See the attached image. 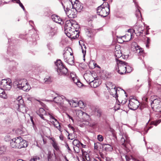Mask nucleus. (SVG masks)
<instances>
[{
	"label": "nucleus",
	"instance_id": "obj_1",
	"mask_svg": "<svg viewBox=\"0 0 161 161\" xmlns=\"http://www.w3.org/2000/svg\"><path fill=\"white\" fill-rule=\"evenodd\" d=\"M116 63L117 67L116 68V71L121 75L130 73L132 70V68L124 61L116 59Z\"/></svg>",
	"mask_w": 161,
	"mask_h": 161
},
{
	"label": "nucleus",
	"instance_id": "obj_2",
	"mask_svg": "<svg viewBox=\"0 0 161 161\" xmlns=\"http://www.w3.org/2000/svg\"><path fill=\"white\" fill-rule=\"evenodd\" d=\"M10 146L12 148H21L27 147V142L19 136L14 138L11 141Z\"/></svg>",
	"mask_w": 161,
	"mask_h": 161
},
{
	"label": "nucleus",
	"instance_id": "obj_3",
	"mask_svg": "<svg viewBox=\"0 0 161 161\" xmlns=\"http://www.w3.org/2000/svg\"><path fill=\"white\" fill-rule=\"evenodd\" d=\"M64 61L70 65H73L74 64V56L72 49L70 47H66L63 54Z\"/></svg>",
	"mask_w": 161,
	"mask_h": 161
},
{
	"label": "nucleus",
	"instance_id": "obj_4",
	"mask_svg": "<svg viewBox=\"0 0 161 161\" xmlns=\"http://www.w3.org/2000/svg\"><path fill=\"white\" fill-rule=\"evenodd\" d=\"M97 11L98 15L103 17H106L110 12V6L108 3H104L97 8Z\"/></svg>",
	"mask_w": 161,
	"mask_h": 161
},
{
	"label": "nucleus",
	"instance_id": "obj_5",
	"mask_svg": "<svg viewBox=\"0 0 161 161\" xmlns=\"http://www.w3.org/2000/svg\"><path fill=\"white\" fill-rule=\"evenodd\" d=\"M15 84H17L18 88L24 91L28 92L31 88L27 80L25 79L18 80L16 81Z\"/></svg>",
	"mask_w": 161,
	"mask_h": 161
},
{
	"label": "nucleus",
	"instance_id": "obj_6",
	"mask_svg": "<svg viewBox=\"0 0 161 161\" xmlns=\"http://www.w3.org/2000/svg\"><path fill=\"white\" fill-rule=\"evenodd\" d=\"M57 67V70L59 75H66L68 72L67 69L63 65L60 60H57L55 62Z\"/></svg>",
	"mask_w": 161,
	"mask_h": 161
},
{
	"label": "nucleus",
	"instance_id": "obj_7",
	"mask_svg": "<svg viewBox=\"0 0 161 161\" xmlns=\"http://www.w3.org/2000/svg\"><path fill=\"white\" fill-rule=\"evenodd\" d=\"M50 94L53 95V100H51L50 101L54 102L57 103L59 104H62L63 103V100L64 99L66 100L67 99L66 97L63 96H58L53 91H50Z\"/></svg>",
	"mask_w": 161,
	"mask_h": 161
},
{
	"label": "nucleus",
	"instance_id": "obj_8",
	"mask_svg": "<svg viewBox=\"0 0 161 161\" xmlns=\"http://www.w3.org/2000/svg\"><path fill=\"white\" fill-rule=\"evenodd\" d=\"M0 84L1 87L5 90H9L12 87V81L9 78L2 80Z\"/></svg>",
	"mask_w": 161,
	"mask_h": 161
},
{
	"label": "nucleus",
	"instance_id": "obj_9",
	"mask_svg": "<svg viewBox=\"0 0 161 161\" xmlns=\"http://www.w3.org/2000/svg\"><path fill=\"white\" fill-rule=\"evenodd\" d=\"M16 103L18 105L19 110L23 113L27 112V109L26 107L23 105L24 101L21 96H19L18 97L16 101Z\"/></svg>",
	"mask_w": 161,
	"mask_h": 161
},
{
	"label": "nucleus",
	"instance_id": "obj_10",
	"mask_svg": "<svg viewBox=\"0 0 161 161\" xmlns=\"http://www.w3.org/2000/svg\"><path fill=\"white\" fill-rule=\"evenodd\" d=\"M139 105V102L137 100L131 99L129 100L128 107L130 109L135 110L137 108Z\"/></svg>",
	"mask_w": 161,
	"mask_h": 161
},
{
	"label": "nucleus",
	"instance_id": "obj_11",
	"mask_svg": "<svg viewBox=\"0 0 161 161\" xmlns=\"http://www.w3.org/2000/svg\"><path fill=\"white\" fill-rule=\"evenodd\" d=\"M152 108L153 110L161 109V100L160 99H154L151 103ZM161 112L160 110H159Z\"/></svg>",
	"mask_w": 161,
	"mask_h": 161
},
{
	"label": "nucleus",
	"instance_id": "obj_12",
	"mask_svg": "<svg viewBox=\"0 0 161 161\" xmlns=\"http://www.w3.org/2000/svg\"><path fill=\"white\" fill-rule=\"evenodd\" d=\"M91 72H90L89 73H85L84 74V77L87 81L91 83V85H92V84H93V87L94 88H96L98 85V83L97 81V80H93L92 79H89L87 78V77L88 76H89L91 78H92V76L91 74Z\"/></svg>",
	"mask_w": 161,
	"mask_h": 161
},
{
	"label": "nucleus",
	"instance_id": "obj_13",
	"mask_svg": "<svg viewBox=\"0 0 161 161\" xmlns=\"http://www.w3.org/2000/svg\"><path fill=\"white\" fill-rule=\"evenodd\" d=\"M71 3L73 8L75 9L77 12H80L83 8V7L82 4L77 0L74 2V3L71 1Z\"/></svg>",
	"mask_w": 161,
	"mask_h": 161
},
{
	"label": "nucleus",
	"instance_id": "obj_14",
	"mask_svg": "<svg viewBox=\"0 0 161 161\" xmlns=\"http://www.w3.org/2000/svg\"><path fill=\"white\" fill-rule=\"evenodd\" d=\"M36 114L43 120H46L45 116H48V114L47 113L45 110L42 108H40L38 110L36 111Z\"/></svg>",
	"mask_w": 161,
	"mask_h": 161
},
{
	"label": "nucleus",
	"instance_id": "obj_15",
	"mask_svg": "<svg viewBox=\"0 0 161 161\" xmlns=\"http://www.w3.org/2000/svg\"><path fill=\"white\" fill-rule=\"evenodd\" d=\"M48 115H49V117L50 119V120L53 123V125L54 126L59 130L60 131V125L57 120L50 114H48Z\"/></svg>",
	"mask_w": 161,
	"mask_h": 161
},
{
	"label": "nucleus",
	"instance_id": "obj_16",
	"mask_svg": "<svg viewBox=\"0 0 161 161\" xmlns=\"http://www.w3.org/2000/svg\"><path fill=\"white\" fill-rule=\"evenodd\" d=\"M131 49L132 50L135 52L137 53H140L141 52L140 47L138 46L136 42H133L131 45Z\"/></svg>",
	"mask_w": 161,
	"mask_h": 161
},
{
	"label": "nucleus",
	"instance_id": "obj_17",
	"mask_svg": "<svg viewBox=\"0 0 161 161\" xmlns=\"http://www.w3.org/2000/svg\"><path fill=\"white\" fill-rule=\"evenodd\" d=\"M51 18L55 22L61 25L63 24L64 23V21L62 20L57 15L54 14L52 15Z\"/></svg>",
	"mask_w": 161,
	"mask_h": 161
},
{
	"label": "nucleus",
	"instance_id": "obj_18",
	"mask_svg": "<svg viewBox=\"0 0 161 161\" xmlns=\"http://www.w3.org/2000/svg\"><path fill=\"white\" fill-rule=\"evenodd\" d=\"M74 29L71 27L70 28L66 27V29H65V32L67 36L68 37H71V35H73L72 34H74Z\"/></svg>",
	"mask_w": 161,
	"mask_h": 161
},
{
	"label": "nucleus",
	"instance_id": "obj_19",
	"mask_svg": "<svg viewBox=\"0 0 161 161\" xmlns=\"http://www.w3.org/2000/svg\"><path fill=\"white\" fill-rule=\"evenodd\" d=\"M113 86V87L111 88H109V89H110L109 92L111 95H112L113 97L116 98L118 97L117 89L115 88V86Z\"/></svg>",
	"mask_w": 161,
	"mask_h": 161
},
{
	"label": "nucleus",
	"instance_id": "obj_20",
	"mask_svg": "<svg viewBox=\"0 0 161 161\" xmlns=\"http://www.w3.org/2000/svg\"><path fill=\"white\" fill-rule=\"evenodd\" d=\"M47 30L50 38L52 37L56 32V30L55 29L49 26L48 27Z\"/></svg>",
	"mask_w": 161,
	"mask_h": 161
},
{
	"label": "nucleus",
	"instance_id": "obj_21",
	"mask_svg": "<svg viewBox=\"0 0 161 161\" xmlns=\"http://www.w3.org/2000/svg\"><path fill=\"white\" fill-rule=\"evenodd\" d=\"M125 48L123 47H121V50H116L115 51V55L116 57L115 59L116 60V59H119L118 58H120L122 56V53L121 52H124Z\"/></svg>",
	"mask_w": 161,
	"mask_h": 161
},
{
	"label": "nucleus",
	"instance_id": "obj_22",
	"mask_svg": "<svg viewBox=\"0 0 161 161\" xmlns=\"http://www.w3.org/2000/svg\"><path fill=\"white\" fill-rule=\"evenodd\" d=\"M135 4L136 7L135 15L138 19H140L141 18V13L139 9L140 7L136 4V3H135Z\"/></svg>",
	"mask_w": 161,
	"mask_h": 161
},
{
	"label": "nucleus",
	"instance_id": "obj_23",
	"mask_svg": "<svg viewBox=\"0 0 161 161\" xmlns=\"http://www.w3.org/2000/svg\"><path fill=\"white\" fill-rule=\"evenodd\" d=\"M122 145L125 147H126V144L129 142V140L127 138V137H122L120 140Z\"/></svg>",
	"mask_w": 161,
	"mask_h": 161
},
{
	"label": "nucleus",
	"instance_id": "obj_24",
	"mask_svg": "<svg viewBox=\"0 0 161 161\" xmlns=\"http://www.w3.org/2000/svg\"><path fill=\"white\" fill-rule=\"evenodd\" d=\"M66 100L68 102L70 105L73 107H76L78 106V103L77 101H75L73 100H69L68 99H66Z\"/></svg>",
	"mask_w": 161,
	"mask_h": 161
},
{
	"label": "nucleus",
	"instance_id": "obj_25",
	"mask_svg": "<svg viewBox=\"0 0 161 161\" xmlns=\"http://www.w3.org/2000/svg\"><path fill=\"white\" fill-rule=\"evenodd\" d=\"M161 122V119H159L158 120L151 121L150 122H148V123H147V125H148L149 124L150 125H153L156 126L158 124H159Z\"/></svg>",
	"mask_w": 161,
	"mask_h": 161
},
{
	"label": "nucleus",
	"instance_id": "obj_26",
	"mask_svg": "<svg viewBox=\"0 0 161 161\" xmlns=\"http://www.w3.org/2000/svg\"><path fill=\"white\" fill-rule=\"evenodd\" d=\"M63 8L64 9V10L66 14L68 16L69 18H72L73 17L72 15L73 14H72L71 15L70 14V12L71 11V10H70L69 8H66V9H65V7L64 6H63Z\"/></svg>",
	"mask_w": 161,
	"mask_h": 161
},
{
	"label": "nucleus",
	"instance_id": "obj_27",
	"mask_svg": "<svg viewBox=\"0 0 161 161\" xmlns=\"http://www.w3.org/2000/svg\"><path fill=\"white\" fill-rule=\"evenodd\" d=\"M74 34H72L73 35H71V37H69L72 39H75L78 38L79 36V31H77L76 30L74 32Z\"/></svg>",
	"mask_w": 161,
	"mask_h": 161
},
{
	"label": "nucleus",
	"instance_id": "obj_28",
	"mask_svg": "<svg viewBox=\"0 0 161 161\" xmlns=\"http://www.w3.org/2000/svg\"><path fill=\"white\" fill-rule=\"evenodd\" d=\"M3 90V88H0V97L3 99H6L7 96Z\"/></svg>",
	"mask_w": 161,
	"mask_h": 161
},
{
	"label": "nucleus",
	"instance_id": "obj_29",
	"mask_svg": "<svg viewBox=\"0 0 161 161\" xmlns=\"http://www.w3.org/2000/svg\"><path fill=\"white\" fill-rule=\"evenodd\" d=\"M73 29H74V30L79 31V26L78 24L75 22L74 21L72 24V26H71Z\"/></svg>",
	"mask_w": 161,
	"mask_h": 161
},
{
	"label": "nucleus",
	"instance_id": "obj_30",
	"mask_svg": "<svg viewBox=\"0 0 161 161\" xmlns=\"http://www.w3.org/2000/svg\"><path fill=\"white\" fill-rule=\"evenodd\" d=\"M73 22H74L73 21H72V22L70 21V20H67L65 22L64 29H66V27H71V26H72V24Z\"/></svg>",
	"mask_w": 161,
	"mask_h": 161
},
{
	"label": "nucleus",
	"instance_id": "obj_31",
	"mask_svg": "<svg viewBox=\"0 0 161 161\" xmlns=\"http://www.w3.org/2000/svg\"><path fill=\"white\" fill-rule=\"evenodd\" d=\"M6 150V147L5 146H0V156L4 154Z\"/></svg>",
	"mask_w": 161,
	"mask_h": 161
},
{
	"label": "nucleus",
	"instance_id": "obj_32",
	"mask_svg": "<svg viewBox=\"0 0 161 161\" xmlns=\"http://www.w3.org/2000/svg\"><path fill=\"white\" fill-rule=\"evenodd\" d=\"M44 82L47 84H49L52 82L51 77L50 76H47L44 79Z\"/></svg>",
	"mask_w": 161,
	"mask_h": 161
},
{
	"label": "nucleus",
	"instance_id": "obj_33",
	"mask_svg": "<svg viewBox=\"0 0 161 161\" xmlns=\"http://www.w3.org/2000/svg\"><path fill=\"white\" fill-rule=\"evenodd\" d=\"M95 114L98 117H100L102 114L101 110L99 109H97L95 111Z\"/></svg>",
	"mask_w": 161,
	"mask_h": 161
},
{
	"label": "nucleus",
	"instance_id": "obj_34",
	"mask_svg": "<svg viewBox=\"0 0 161 161\" xmlns=\"http://www.w3.org/2000/svg\"><path fill=\"white\" fill-rule=\"evenodd\" d=\"M82 53L83 54V60H85V56L86 54V46L85 45H83L82 46H81Z\"/></svg>",
	"mask_w": 161,
	"mask_h": 161
},
{
	"label": "nucleus",
	"instance_id": "obj_35",
	"mask_svg": "<svg viewBox=\"0 0 161 161\" xmlns=\"http://www.w3.org/2000/svg\"><path fill=\"white\" fill-rule=\"evenodd\" d=\"M80 142L77 139H75L73 142V144L76 147H79V144Z\"/></svg>",
	"mask_w": 161,
	"mask_h": 161
},
{
	"label": "nucleus",
	"instance_id": "obj_36",
	"mask_svg": "<svg viewBox=\"0 0 161 161\" xmlns=\"http://www.w3.org/2000/svg\"><path fill=\"white\" fill-rule=\"evenodd\" d=\"M103 145L106 146V147H105V149L106 150H107L108 151H111L112 150L113 147L112 146L108 144H104Z\"/></svg>",
	"mask_w": 161,
	"mask_h": 161
},
{
	"label": "nucleus",
	"instance_id": "obj_37",
	"mask_svg": "<svg viewBox=\"0 0 161 161\" xmlns=\"http://www.w3.org/2000/svg\"><path fill=\"white\" fill-rule=\"evenodd\" d=\"M52 145L56 150L58 151L59 149V147L58 146L57 143L53 141L52 143Z\"/></svg>",
	"mask_w": 161,
	"mask_h": 161
},
{
	"label": "nucleus",
	"instance_id": "obj_38",
	"mask_svg": "<svg viewBox=\"0 0 161 161\" xmlns=\"http://www.w3.org/2000/svg\"><path fill=\"white\" fill-rule=\"evenodd\" d=\"M40 159V158L38 156H34L29 161H38Z\"/></svg>",
	"mask_w": 161,
	"mask_h": 161
},
{
	"label": "nucleus",
	"instance_id": "obj_39",
	"mask_svg": "<svg viewBox=\"0 0 161 161\" xmlns=\"http://www.w3.org/2000/svg\"><path fill=\"white\" fill-rule=\"evenodd\" d=\"M76 115L79 116V115H83V114H85L87 115V114L86 113H84L82 111L80 110H77L76 111Z\"/></svg>",
	"mask_w": 161,
	"mask_h": 161
},
{
	"label": "nucleus",
	"instance_id": "obj_40",
	"mask_svg": "<svg viewBox=\"0 0 161 161\" xmlns=\"http://www.w3.org/2000/svg\"><path fill=\"white\" fill-rule=\"evenodd\" d=\"M131 30H130V29L128 30V31L129 33H130L129 34L125 35V36H122V37H130V39H129V40H130V39H131V36H132L131 33Z\"/></svg>",
	"mask_w": 161,
	"mask_h": 161
},
{
	"label": "nucleus",
	"instance_id": "obj_41",
	"mask_svg": "<svg viewBox=\"0 0 161 161\" xmlns=\"http://www.w3.org/2000/svg\"><path fill=\"white\" fill-rule=\"evenodd\" d=\"M98 140L100 142H102L103 140V137L100 135H98L97 136Z\"/></svg>",
	"mask_w": 161,
	"mask_h": 161
},
{
	"label": "nucleus",
	"instance_id": "obj_42",
	"mask_svg": "<svg viewBox=\"0 0 161 161\" xmlns=\"http://www.w3.org/2000/svg\"><path fill=\"white\" fill-rule=\"evenodd\" d=\"M70 76L72 80L74 78H76V75L75 73H71L70 74Z\"/></svg>",
	"mask_w": 161,
	"mask_h": 161
},
{
	"label": "nucleus",
	"instance_id": "obj_43",
	"mask_svg": "<svg viewBox=\"0 0 161 161\" xmlns=\"http://www.w3.org/2000/svg\"><path fill=\"white\" fill-rule=\"evenodd\" d=\"M18 0V2L19 3V6L23 9L24 11H25V9L23 4L20 2L19 0Z\"/></svg>",
	"mask_w": 161,
	"mask_h": 161
},
{
	"label": "nucleus",
	"instance_id": "obj_44",
	"mask_svg": "<svg viewBox=\"0 0 161 161\" xmlns=\"http://www.w3.org/2000/svg\"><path fill=\"white\" fill-rule=\"evenodd\" d=\"M8 158L6 156L3 157L1 159V161H8Z\"/></svg>",
	"mask_w": 161,
	"mask_h": 161
},
{
	"label": "nucleus",
	"instance_id": "obj_45",
	"mask_svg": "<svg viewBox=\"0 0 161 161\" xmlns=\"http://www.w3.org/2000/svg\"><path fill=\"white\" fill-rule=\"evenodd\" d=\"M76 84L79 87H81L82 85V84L80 81V80Z\"/></svg>",
	"mask_w": 161,
	"mask_h": 161
},
{
	"label": "nucleus",
	"instance_id": "obj_46",
	"mask_svg": "<svg viewBox=\"0 0 161 161\" xmlns=\"http://www.w3.org/2000/svg\"><path fill=\"white\" fill-rule=\"evenodd\" d=\"M50 91H49V96H48V97L50 99V101L51 100H53V96L50 94Z\"/></svg>",
	"mask_w": 161,
	"mask_h": 161
},
{
	"label": "nucleus",
	"instance_id": "obj_47",
	"mask_svg": "<svg viewBox=\"0 0 161 161\" xmlns=\"http://www.w3.org/2000/svg\"><path fill=\"white\" fill-rule=\"evenodd\" d=\"M72 81H73L75 84H76V83L79 81V80L76 77L73 79Z\"/></svg>",
	"mask_w": 161,
	"mask_h": 161
},
{
	"label": "nucleus",
	"instance_id": "obj_48",
	"mask_svg": "<svg viewBox=\"0 0 161 161\" xmlns=\"http://www.w3.org/2000/svg\"><path fill=\"white\" fill-rule=\"evenodd\" d=\"M125 159H126V161H129L130 159V157L127 155H126L125 156Z\"/></svg>",
	"mask_w": 161,
	"mask_h": 161
},
{
	"label": "nucleus",
	"instance_id": "obj_49",
	"mask_svg": "<svg viewBox=\"0 0 161 161\" xmlns=\"http://www.w3.org/2000/svg\"><path fill=\"white\" fill-rule=\"evenodd\" d=\"M80 146H81L83 148H85L86 147V145H83L82 143L80 142L79 144V147Z\"/></svg>",
	"mask_w": 161,
	"mask_h": 161
},
{
	"label": "nucleus",
	"instance_id": "obj_50",
	"mask_svg": "<svg viewBox=\"0 0 161 161\" xmlns=\"http://www.w3.org/2000/svg\"><path fill=\"white\" fill-rule=\"evenodd\" d=\"M48 161H50L51 160V155L50 153L48 154Z\"/></svg>",
	"mask_w": 161,
	"mask_h": 161
},
{
	"label": "nucleus",
	"instance_id": "obj_51",
	"mask_svg": "<svg viewBox=\"0 0 161 161\" xmlns=\"http://www.w3.org/2000/svg\"><path fill=\"white\" fill-rule=\"evenodd\" d=\"M150 42V39L149 37H147V43L149 44Z\"/></svg>",
	"mask_w": 161,
	"mask_h": 161
},
{
	"label": "nucleus",
	"instance_id": "obj_52",
	"mask_svg": "<svg viewBox=\"0 0 161 161\" xmlns=\"http://www.w3.org/2000/svg\"><path fill=\"white\" fill-rule=\"evenodd\" d=\"M65 147L67 148L68 150H69V151L70 150V148L69 147L68 144L66 143L65 144Z\"/></svg>",
	"mask_w": 161,
	"mask_h": 161
},
{
	"label": "nucleus",
	"instance_id": "obj_53",
	"mask_svg": "<svg viewBox=\"0 0 161 161\" xmlns=\"http://www.w3.org/2000/svg\"><path fill=\"white\" fill-rule=\"evenodd\" d=\"M69 127L71 128L72 129V130L74 131L75 129L73 127L71 126L70 125H69Z\"/></svg>",
	"mask_w": 161,
	"mask_h": 161
},
{
	"label": "nucleus",
	"instance_id": "obj_54",
	"mask_svg": "<svg viewBox=\"0 0 161 161\" xmlns=\"http://www.w3.org/2000/svg\"><path fill=\"white\" fill-rule=\"evenodd\" d=\"M68 116L69 119H71L73 121V118L71 116H69V115H68Z\"/></svg>",
	"mask_w": 161,
	"mask_h": 161
},
{
	"label": "nucleus",
	"instance_id": "obj_55",
	"mask_svg": "<svg viewBox=\"0 0 161 161\" xmlns=\"http://www.w3.org/2000/svg\"><path fill=\"white\" fill-rule=\"evenodd\" d=\"M151 81V80L149 78V79L148 80V85L149 86L150 84V82Z\"/></svg>",
	"mask_w": 161,
	"mask_h": 161
},
{
	"label": "nucleus",
	"instance_id": "obj_56",
	"mask_svg": "<svg viewBox=\"0 0 161 161\" xmlns=\"http://www.w3.org/2000/svg\"><path fill=\"white\" fill-rule=\"evenodd\" d=\"M126 102V101H122L121 102V103L122 104H124Z\"/></svg>",
	"mask_w": 161,
	"mask_h": 161
},
{
	"label": "nucleus",
	"instance_id": "obj_57",
	"mask_svg": "<svg viewBox=\"0 0 161 161\" xmlns=\"http://www.w3.org/2000/svg\"><path fill=\"white\" fill-rule=\"evenodd\" d=\"M79 103H80H80H82V104H83V105H84L83 102L82 101H79Z\"/></svg>",
	"mask_w": 161,
	"mask_h": 161
},
{
	"label": "nucleus",
	"instance_id": "obj_58",
	"mask_svg": "<svg viewBox=\"0 0 161 161\" xmlns=\"http://www.w3.org/2000/svg\"><path fill=\"white\" fill-rule=\"evenodd\" d=\"M16 2V3L19 4V3L18 2V0H14Z\"/></svg>",
	"mask_w": 161,
	"mask_h": 161
},
{
	"label": "nucleus",
	"instance_id": "obj_59",
	"mask_svg": "<svg viewBox=\"0 0 161 161\" xmlns=\"http://www.w3.org/2000/svg\"><path fill=\"white\" fill-rule=\"evenodd\" d=\"M68 139H69V140H72L73 139V138H71L70 137H68Z\"/></svg>",
	"mask_w": 161,
	"mask_h": 161
},
{
	"label": "nucleus",
	"instance_id": "obj_60",
	"mask_svg": "<svg viewBox=\"0 0 161 161\" xmlns=\"http://www.w3.org/2000/svg\"><path fill=\"white\" fill-rule=\"evenodd\" d=\"M148 44H147V43L146 45V46L147 47H148Z\"/></svg>",
	"mask_w": 161,
	"mask_h": 161
},
{
	"label": "nucleus",
	"instance_id": "obj_61",
	"mask_svg": "<svg viewBox=\"0 0 161 161\" xmlns=\"http://www.w3.org/2000/svg\"><path fill=\"white\" fill-rule=\"evenodd\" d=\"M148 127V130L150 129L151 128H152V126H150L149 127Z\"/></svg>",
	"mask_w": 161,
	"mask_h": 161
},
{
	"label": "nucleus",
	"instance_id": "obj_62",
	"mask_svg": "<svg viewBox=\"0 0 161 161\" xmlns=\"http://www.w3.org/2000/svg\"><path fill=\"white\" fill-rule=\"evenodd\" d=\"M33 22V21H29V23H32Z\"/></svg>",
	"mask_w": 161,
	"mask_h": 161
},
{
	"label": "nucleus",
	"instance_id": "obj_63",
	"mask_svg": "<svg viewBox=\"0 0 161 161\" xmlns=\"http://www.w3.org/2000/svg\"><path fill=\"white\" fill-rule=\"evenodd\" d=\"M65 159H66V160H67V158H66V157H65Z\"/></svg>",
	"mask_w": 161,
	"mask_h": 161
},
{
	"label": "nucleus",
	"instance_id": "obj_64",
	"mask_svg": "<svg viewBox=\"0 0 161 161\" xmlns=\"http://www.w3.org/2000/svg\"><path fill=\"white\" fill-rule=\"evenodd\" d=\"M125 49L126 50H128V49H127V48H125Z\"/></svg>",
	"mask_w": 161,
	"mask_h": 161
}]
</instances>
